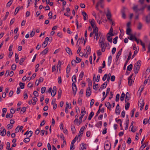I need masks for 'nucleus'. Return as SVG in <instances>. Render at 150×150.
Instances as JSON below:
<instances>
[{
	"mask_svg": "<svg viewBox=\"0 0 150 150\" xmlns=\"http://www.w3.org/2000/svg\"><path fill=\"white\" fill-rule=\"evenodd\" d=\"M141 62L140 60H139L134 64V73L136 74L138 72L141 65Z\"/></svg>",
	"mask_w": 150,
	"mask_h": 150,
	"instance_id": "obj_1",
	"label": "nucleus"
},
{
	"mask_svg": "<svg viewBox=\"0 0 150 150\" xmlns=\"http://www.w3.org/2000/svg\"><path fill=\"white\" fill-rule=\"evenodd\" d=\"M127 9L125 7H123L122 9L121 10V12L122 13V18L124 19L126 18V16L125 14V13Z\"/></svg>",
	"mask_w": 150,
	"mask_h": 150,
	"instance_id": "obj_2",
	"label": "nucleus"
},
{
	"mask_svg": "<svg viewBox=\"0 0 150 150\" xmlns=\"http://www.w3.org/2000/svg\"><path fill=\"white\" fill-rule=\"evenodd\" d=\"M132 53L130 51L129 52V55L128 56V58H127V60L126 61V62L124 64V67H123L124 69L125 70V69L127 64V63L129 61L130 59L131 58V56L132 55Z\"/></svg>",
	"mask_w": 150,
	"mask_h": 150,
	"instance_id": "obj_3",
	"label": "nucleus"
},
{
	"mask_svg": "<svg viewBox=\"0 0 150 150\" xmlns=\"http://www.w3.org/2000/svg\"><path fill=\"white\" fill-rule=\"evenodd\" d=\"M72 89L73 91V93L74 96H75L76 94L77 88L76 85L74 83H72Z\"/></svg>",
	"mask_w": 150,
	"mask_h": 150,
	"instance_id": "obj_4",
	"label": "nucleus"
},
{
	"mask_svg": "<svg viewBox=\"0 0 150 150\" xmlns=\"http://www.w3.org/2000/svg\"><path fill=\"white\" fill-rule=\"evenodd\" d=\"M91 93V88H87L86 92V95L88 97L90 96Z\"/></svg>",
	"mask_w": 150,
	"mask_h": 150,
	"instance_id": "obj_5",
	"label": "nucleus"
},
{
	"mask_svg": "<svg viewBox=\"0 0 150 150\" xmlns=\"http://www.w3.org/2000/svg\"><path fill=\"white\" fill-rule=\"evenodd\" d=\"M57 91V88L56 86H54L52 90L51 93V96L53 97L55 96L56 94Z\"/></svg>",
	"mask_w": 150,
	"mask_h": 150,
	"instance_id": "obj_6",
	"label": "nucleus"
},
{
	"mask_svg": "<svg viewBox=\"0 0 150 150\" xmlns=\"http://www.w3.org/2000/svg\"><path fill=\"white\" fill-rule=\"evenodd\" d=\"M132 75L130 76L128 78V83L129 86H131L132 83Z\"/></svg>",
	"mask_w": 150,
	"mask_h": 150,
	"instance_id": "obj_7",
	"label": "nucleus"
},
{
	"mask_svg": "<svg viewBox=\"0 0 150 150\" xmlns=\"http://www.w3.org/2000/svg\"><path fill=\"white\" fill-rule=\"evenodd\" d=\"M85 127H82L80 129V130L79 132L78 136V137H80L81 135H82L83 134V131Z\"/></svg>",
	"mask_w": 150,
	"mask_h": 150,
	"instance_id": "obj_8",
	"label": "nucleus"
},
{
	"mask_svg": "<svg viewBox=\"0 0 150 150\" xmlns=\"http://www.w3.org/2000/svg\"><path fill=\"white\" fill-rule=\"evenodd\" d=\"M89 21L90 23L91 24L92 28H94L96 27V25L95 24V21L93 19H92L91 21L89 20Z\"/></svg>",
	"mask_w": 150,
	"mask_h": 150,
	"instance_id": "obj_9",
	"label": "nucleus"
},
{
	"mask_svg": "<svg viewBox=\"0 0 150 150\" xmlns=\"http://www.w3.org/2000/svg\"><path fill=\"white\" fill-rule=\"evenodd\" d=\"M82 12L83 16V19L84 21H86L88 18V16L85 11H83Z\"/></svg>",
	"mask_w": 150,
	"mask_h": 150,
	"instance_id": "obj_10",
	"label": "nucleus"
},
{
	"mask_svg": "<svg viewBox=\"0 0 150 150\" xmlns=\"http://www.w3.org/2000/svg\"><path fill=\"white\" fill-rule=\"evenodd\" d=\"M111 148V145H109L108 144H106L104 146V149L105 150H110Z\"/></svg>",
	"mask_w": 150,
	"mask_h": 150,
	"instance_id": "obj_11",
	"label": "nucleus"
},
{
	"mask_svg": "<svg viewBox=\"0 0 150 150\" xmlns=\"http://www.w3.org/2000/svg\"><path fill=\"white\" fill-rule=\"evenodd\" d=\"M0 134L1 136H5L6 134V130L5 129H4L2 131L0 130Z\"/></svg>",
	"mask_w": 150,
	"mask_h": 150,
	"instance_id": "obj_12",
	"label": "nucleus"
},
{
	"mask_svg": "<svg viewBox=\"0 0 150 150\" xmlns=\"http://www.w3.org/2000/svg\"><path fill=\"white\" fill-rule=\"evenodd\" d=\"M139 103L138 105L140 107L141 106H144V100L142 99H140L139 101Z\"/></svg>",
	"mask_w": 150,
	"mask_h": 150,
	"instance_id": "obj_13",
	"label": "nucleus"
},
{
	"mask_svg": "<svg viewBox=\"0 0 150 150\" xmlns=\"http://www.w3.org/2000/svg\"><path fill=\"white\" fill-rule=\"evenodd\" d=\"M129 94L128 92H127L126 94L125 98V102H126L129 100Z\"/></svg>",
	"mask_w": 150,
	"mask_h": 150,
	"instance_id": "obj_14",
	"label": "nucleus"
},
{
	"mask_svg": "<svg viewBox=\"0 0 150 150\" xmlns=\"http://www.w3.org/2000/svg\"><path fill=\"white\" fill-rule=\"evenodd\" d=\"M147 123H150V116L148 120L147 119H145L143 121V123L144 125H146Z\"/></svg>",
	"mask_w": 150,
	"mask_h": 150,
	"instance_id": "obj_15",
	"label": "nucleus"
},
{
	"mask_svg": "<svg viewBox=\"0 0 150 150\" xmlns=\"http://www.w3.org/2000/svg\"><path fill=\"white\" fill-rule=\"evenodd\" d=\"M130 37H128V39H129L130 40H134L135 38H136L135 36L133 35L132 34H131V35H129Z\"/></svg>",
	"mask_w": 150,
	"mask_h": 150,
	"instance_id": "obj_16",
	"label": "nucleus"
},
{
	"mask_svg": "<svg viewBox=\"0 0 150 150\" xmlns=\"http://www.w3.org/2000/svg\"><path fill=\"white\" fill-rule=\"evenodd\" d=\"M66 51L69 55H72V54L71 50L69 47H67L66 48Z\"/></svg>",
	"mask_w": 150,
	"mask_h": 150,
	"instance_id": "obj_17",
	"label": "nucleus"
},
{
	"mask_svg": "<svg viewBox=\"0 0 150 150\" xmlns=\"http://www.w3.org/2000/svg\"><path fill=\"white\" fill-rule=\"evenodd\" d=\"M49 49L47 48L45 49L43 51L40 53L41 54H42L43 55L46 54L48 52Z\"/></svg>",
	"mask_w": 150,
	"mask_h": 150,
	"instance_id": "obj_18",
	"label": "nucleus"
},
{
	"mask_svg": "<svg viewBox=\"0 0 150 150\" xmlns=\"http://www.w3.org/2000/svg\"><path fill=\"white\" fill-rule=\"evenodd\" d=\"M122 50V49H121L117 53V55L116 56V59H117V60H118L119 57L120 55L121 54V52Z\"/></svg>",
	"mask_w": 150,
	"mask_h": 150,
	"instance_id": "obj_19",
	"label": "nucleus"
},
{
	"mask_svg": "<svg viewBox=\"0 0 150 150\" xmlns=\"http://www.w3.org/2000/svg\"><path fill=\"white\" fill-rule=\"evenodd\" d=\"M105 105L106 106L107 108L110 110L111 105L110 103L108 102H107L105 104Z\"/></svg>",
	"mask_w": 150,
	"mask_h": 150,
	"instance_id": "obj_20",
	"label": "nucleus"
},
{
	"mask_svg": "<svg viewBox=\"0 0 150 150\" xmlns=\"http://www.w3.org/2000/svg\"><path fill=\"white\" fill-rule=\"evenodd\" d=\"M87 80H88V88H91L92 87V81H91V80L89 78H88L87 79Z\"/></svg>",
	"mask_w": 150,
	"mask_h": 150,
	"instance_id": "obj_21",
	"label": "nucleus"
},
{
	"mask_svg": "<svg viewBox=\"0 0 150 150\" xmlns=\"http://www.w3.org/2000/svg\"><path fill=\"white\" fill-rule=\"evenodd\" d=\"M131 30L130 28H127L126 30V33L128 35H131Z\"/></svg>",
	"mask_w": 150,
	"mask_h": 150,
	"instance_id": "obj_22",
	"label": "nucleus"
},
{
	"mask_svg": "<svg viewBox=\"0 0 150 150\" xmlns=\"http://www.w3.org/2000/svg\"><path fill=\"white\" fill-rule=\"evenodd\" d=\"M63 64V62H61L60 60L58 62V67L57 69V71H58V68H59V70L60 71V68L61 67V65L62 64Z\"/></svg>",
	"mask_w": 150,
	"mask_h": 150,
	"instance_id": "obj_23",
	"label": "nucleus"
},
{
	"mask_svg": "<svg viewBox=\"0 0 150 150\" xmlns=\"http://www.w3.org/2000/svg\"><path fill=\"white\" fill-rule=\"evenodd\" d=\"M107 40L110 43L112 42V38L111 37V35H107Z\"/></svg>",
	"mask_w": 150,
	"mask_h": 150,
	"instance_id": "obj_24",
	"label": "nucleus"
},
{
	"mask_svg": "<svg viewBox=\"0 0 150 150\" xmlns=\"http://www.w3.org/2000/svg\"><path fill=\"white\" fill-rule=\"evenodd\" d=\"M111 15L110 12L109 10L108 11L107 13L106 14V16L108 19L110 20V18H111Z\"/></svg>",
	"mask_w": 150,
	"mask_h": 150,
	"instance_id": "obj_25",
	"label": "nucleus"
},
{
	"mask_svg": "<svg viewBox=\"0 0 150 150\" xmlns=\"http://www.w3.org/2000/svg\"><path fill=\"white\" fill-rule=\"evenodd\" d=\"M7 109L6 108H4L2 109V117H4L5 116V114L6 113Z\"/></svg>",
	"mask_w": 150,
	"mask_h": 150,
	"instance_id": "obj_26",
	"label": "nucleus"
},
{
	"mask_svg": "<svg viewBox=\"0 0 150 150\" xmlns=\"http://www.w3.org/2000/svg\"><path fill=\"white\" fill-rule=\"evenodd\" d=\"M102 121H100L98 122L96 125V126L98 127H100L102 125Z\"/></svg>",
	"mask_w": 150,
	"mask_h": 150,
	"instance_id": "obj_27",
	"label": "nucleus"
},
{
	"mask_svg": "<svg viewBox=\"0 0 150 150\" xmlns=\"http://www.w3.org/2000/svg\"><path fill=\"white\" fill-rule=\"evenodd\" d=\"M70 66V65L69 64L67 65L66 69V73L67 74H68L70 71L71 69Z\"/></svg>",
	"mask_w": 150,
	"mask_h": 150,
	"instance_id": "obj_28",
	"label": "nucleus"
},
{
	"mask_svg": "<svg viewBox=\"0 0 150 150\" xmlns=\"http://www.w3.org/2000/svg\"><path fill=\"white\" fill-rule=\"evenodd\" d=\"M104 45L105 44H100L99 45L100 47L102 48L101 51L102 52H104L105 51V47L104 48L105 46Z\"/></svg>",
	"mask_w": 150,
	"mask_h": 150,
	"instance_id": "obj_29",
	"label": "nucleus"
},
{
	"mask_svg": "<svg viewBox=\"0 0 150 150\" xmlns=\"http://www.w3.org/2000/svg\"><path fill=\"white\" fill-rule=\"evenodd\" d=\"M94 115V112H93L92 111L90 113V114L88 117V119L89 120H91L92 117H93Z\"/></svg>",
	"mask_w": 150,
	"mask_h": 150,
	"instance_id": "obj_30",
	"label": "nucleus"
},
{
	"mask_svg": "<svg viewBox=\"0 0 150 150\" xmlns=\"http://www.w3.org/2000/svg\"><path fill=\"white\" fill-rule=\"evenodd\" d=\"M107 85V82L106 81L101 86L100 88H105Z\"/></svg>",
	"mask_w": 150,
	"mask_h": 150,
	"instance_id": "obj_31",
	"label": "nucleus"
},
{
	"mask_svg": "<svg viewBox=\"0 0 150 150\" xmlns=\"http://www.w3.org/2000/svg\"><path fill=\"white\" fill-rule=\"evenodd\" d=\"M71 129L73 134H74L76 131V129L74 125H72L71 126Z\"/></svg>",
	"mask_w": 150,
	"mask_h": 150,
	"instance_id": "obj_32",
	"label": "nucleus"
},
{
	"mask_svg": "<svg viewBox=\"0 0 150 150\" xmlns=\"http://www.w3.org/2000/svg\"><path fill=\"white\" fill-rule=\"evenodd\" d=\"M93 31L92 32L93 33H95V34L98 33V28L96 26L95 28H93Z\"/></svg>",
	"mask_w": 150,
	"mask_h": 150,
	"instance_id": "obj_33",
	"label": "nucleus"
},
{
	"mask_svg": "<svg viewBox=\"0 0 150 150\" xmlns=\"http://www.w3.org/2000/svg\"><path fill=\"white\" fill-rule=\"evenodd\" d=\"M84 75V72L83 71L81 72L79 76V80H81Z\"/></svg>",
	"mask_w": 150,
	"mask_h": 150,
	"instance_id": "obj_34",
	"label": "nucleus"
},
{
	"mask_svg": "<svg viewBox=\"0 0 150 150\" xmlns=\"http://www.w3.org/2000/svg\"><path fill=\"white\" fill-rule=\"evenodd\" d=\"M103 2H101V1H99L98 2L96 5V9L97 10H98V6H99V5H101V4H102L103 3Z\"/></svg>",
	"mask_w": 150,
	"mask_h": 150,
	"instance_id": "obj_35",
	"label": "nucleus"
},
{
	"mask_svg": "<svg viewBox=\"0 0 150 150\" xmlns=\"http://www.w3.org/2000/svg\"><path fill=\"white\" fill-rule=\"evenodd\" d=\"M142 27V25L140 22H139L138 25L137 26V29L139 30H141Z\"/></svg>",
	"mask_w": 150,
	"mask_h": 150,
	"instance_id": "obj_36",
	"label": "nucleus"
},
{
	"mask_svg": "<svg viewBox=\"0 0 150 150\" xmlns=\"http://www.w3.org/2000/svg\"><path fill=\"white\" fill-rule=\"evenodd\" d=\"M132 65L130 64L127 67V70L130 71L132 69Z\"/></svg>",
	"mask_w": 150,
	"mask_h": 150,
	"instance_id": "obj_37",
	"label": "nucleus"
},
{
	"mask_svg": "<svg viewBox=\"0 0 150 150\" xmlns=\"http://www.w3.org/2000/svg\"><path fill=\"white\" fill-rule=\"evenodd\" d=\"M129 105H130V103L129 102H127L125 104V108L126 110H127L129 109Z\"/></svg>",
	"mask_w": 150,
	"mask_h": 150,
	"instance_id": "obj_38",
	"label": "nucleus"
},
{
	"mask_svg": "<svg viewBox=\"0 0 150 150\" xmlns=\"http://www.w3.org/2000/svg\"><path fill=\"white\" fill-rule=\"evenodd\" d=\"M120 108H116L115 113L117 115H119L120 114Z\"/></svg>",
	"mask_w": 150,
	"mask_h": 150,
	"instance_id": "obj_39",
	"label": "nucleus"
},
{
	"mask_svg": "<svg viewBox=\"0 0 150 150\" xmlns=\"http://www.w3.org/2000/svg\"><path fill=\"white\" fill-rule=\"evenodd\" d=\"M72 81L73 82V83H75L76 82V76L75 75H74L72 77Z\"/></svg>",
	"mask_w": 150,
	"mask_h": 150,
	"instance_id": "obj_40",
	"label": "nucleus"
},
{
	"mask_svg": "<svg viewBox=\"0 0 150 150\" xmlns=\"http://www.w3.org/2000/svg\"><path fill=\"white\" fill-rule=\"evenodd\" d=\"M141 45L142 46L143 49H144V51L146 50V48H145V44L144 43H143L141 40H140Z\"/></svg>",
	"mask_w": 150,
	"mask_h": 150,
	"instance_id": "obj_41",
	"label": "nucleus"
},
{
	"mask_svg": "<svg viewBox=\"0 0 150 150\" xmlns=\"http://www.w3.org/2000/svg\"><path fill=\"white\" fill-rule=\"evenodd\" d=\"M125 95L124 93H122L121 94L120 99L121 101H123L124 100V98L125 97Z\"/></svg>",
	"mask_w": 150,
	"mask_h": 150,
	"instance_id": "obj_42",
	"label": "nucleus"
},
{
	"mask_svg": "<svg viewBox=\"0 0 150 150\" xmlns=\"http://www.w3.org/2000/svg\"><path fill=\"white\" fill-rule=\"evenodd\" d=\"M19 85L21 89H23L24 88L25 84L21 82H20Z\"/></svg>",
	"mask_w": 150,
	"mask_h": 150,
	"instance_id": "obj_43",
	"label": "nucleus"
},
{
	"mask_svg": "<svg viewBox=\"0 0 150 150\" xmlns=\"http://www.w3.org/2000/svg\"><path fill=\"white\" fill-rule=\"evenodd\" d=\"M13 116V115L11 113L8 114V113H7L6 115V117L7 118L9 117V118H11Z\"/></svg>",
	"mask_w": 150,
	"mask_h": 150,
	"instance_id": "obj_44",
	"label": "nucleus"
},
{
	"mask_svg": "<svg viewBox=\"0 0 150 150\" xmlns=\"http://www.w3.org/2000/svg\"><path fill=\"white\" fill-rule=\"evenodd\" d=\"M69 105V103L68 102H67L66 103V107L65 109V112L66 113H68V105Z\"/></svg>",
	"mask_w": 150,
	"mask_h": 150,
	"instance_id": "obj_45",
	"label": "nucleus"
},
{
	"mask_svg": "<svg viewBox=\"0 0 150 150\" xmlns=\"http://www.w3.org/2000/svg\"><path fill=\"white\" fill-rule=\"evenodd\" d=\"M146 22H150V14H149L146 18Z\"/></svg>",
	"mask_w": 150,
	"mask_h": 150,
	"instance_id": "obj_46",
	"label": "nucleus"
},
{
	"mask_svg": "<svg viewBox=\"0 0 150 150\" xmlns=\"http://www.w3.org/2000/svg\"><path fill=\"white\" fill-rule=\"evenodd\" d=\"M13 2V0H11L9 1L7 4L6 6L7 7H10L11 5L12 4V2Z\"/></svg>",
	"mask_w": 150,
	"mask_h": 150,
	"instance_id": "obj_47",
	"label": "nucleus"
},
{
	"mask_svg": "<svg viewBox=\"0 0 150 150\" xmlns=\"http://www.w3.org/2000/svg\"><path fill=\"white\" fill-rule=\"evenodd\" d=\"M138 51V50H137V49H136L135 50L134 52V53L132 57V59H133L135 55L137 53Z\"/></svg>",
	"mask_w": 150,
	"mask_h": 150,
	"instance_id": "obj_48",
	"label": "nucleus"
},
{
	"mask_svg": "<svg viewBox=\"0 0 150 150\" xmlns=\"http://www.w3.org/2000/svg\"><path fill=\"white\" fill-rule=\"evenodd\" d=\"M118 38V37L116 36L113 39V43L115 44H116L117 43V39Z\"/></svg>",
	"mask_w": 150,
	"mask_h": 150,
	"instance_id": "obj_49",
	"label": "nucleus"
},
{
	"mask_svg": "<svg viewBox=\"0 0 150 150\" xmlns=\"http://www.w3.org/2000/svg\"><path fill=\"white\" fill-rule=\"evenodd\" d=\"M125 124L126 125V127H125V129L127 130L128 129L129 124V120L128 119L126 120Z\"/></svg>",
	"mask_w": 150,
	"mask_h": 150,
	"instance_id": "obj_50",
	"label": "nucleus"
},
{
	"mask_svg": "<svg viewBox=\"0 0 150 150\" xmlns=\"http://www.w3.org/2000/svg\"><path fill=\"white\" fill-rule=\"evenodd\" d=\"M16 64H13L11 66V68L13 70H15L16 69Z\"/></svg>",
	"mask_w": 150,
	"mask_h": 150,
	"instance_id": "obj_51",
	"label": "nucleus"
},
{
	"mask_svg": "<svg viewBox=\"0 0 150 150\" xmlns=\"http://www.w3.org/2000/svg\"><path fill=\"white\" fill-rule=\"evenodd\" d=\"M81 59L78 58L77 57H76V60L75 61L76 63H79L81 62Z\"/></svg>",
	"mask_w": 150,
	"mask_h": 150,
	"instance_id": "obj_52",
	"label": "nucleus"
},
{
	"mask_svg": "<svg viewBox=\"0 0 150 150\" xmlns=\"http://www.w3.org/2000/svg\"><path fill=\"white\" fill-rule=\"evenodd\" d=\"M46 90V88L45 87H42L41 89V92L42 93H43L45 92Z\"/></svg>",
	"mask_w": 150,
	"mask_h": 150,
	"instance_id": "obj_53",
	"label": "nucleus"
},
{
	"mask_svg": "<svg viewBox=\"0 0 150 150\" xmlns=\"http://www.w3.org/2000/svg\"><path fill=\"white\" fill-rule=\"evenodd\" d=\"M20 10L19 7H17L15 10V11L14 13L15 15H16L18 11H19Z\"/></svg>",
	"mask_w": 150,
	"mask_h": 150,
	"instance_id": "obj_54",
	"label": "nucleus"
},
{
	"mask_svg": "<svg viewBox=\"0 0 150 150\" xmlns=\"http://www.w3.org/2000/svg\"><path fill=\"white\" fill-rule=\"evenodd\" d=\"M18 54L16 53L15 54V61L16 62L18 63Z\"/></svg>",
	"mask_w": 150,
	"mask_h": 150,
	"instance_id": "obj_55",
	"label": "nucleus"
},
{
	"mask_svg": "<svg viewBox=\"0 0 150 150\" xmlns=\"http://www.w3.org/2000/svg\"><path fill=\"white\" fill-rule=\"evenodd\" d=\"M136 110V109L135 108H134L133 109V110H132L131 112V117H133L134 115V112Z\"/></svg>",
	"mask_w": 150,
	"mask_h": 150,
	"instance_id": "obj_56",
	"label": "nucleus"
},
{
	"mask_svg": "<svg viewBox=\"0 0 150 150\" xmlns=\"http://www.w3.org/2000/svg\"><path fill=\"white\" fill-rule=\"evenodd\" d=\"M86 50L88 52L90 53L91 51V50L90 47L89 46H88L86 47Z\"/></svg>",
	"mask_w": 150,
	"mask_h": 150,
	"instance_id": "obj_57",
	"label": "nucleus"
},
{
	"mask_svg": "<svg viewBox=\"0 0 150 150\" xmlns=\"http://www.w3.org/2000/svg\"><path fill=\"white\" fill-rule=\"evenodd\" d=\"M47 42H46L44 41L42 44V46L44 48H45L47 46Z\"/></svg>",
	"mask_w": 150,
	"mask_h": 150,
	"instance_id": "obj_58",
	"label": "nucleus"
},
{
	"mask_svg": "<svg viewBox=\"0 0 150 150\" xmlns=\"http://www.w3.org/2000/svg\"><path fill=\"white\" fill-rule=\"evenodd\" d=\"M30 139L28 138H26L23 140V142L25 143L28 142L30 141Z\"/></svg>",
	"mask_w": 150,
	"mask_h": 150,
	"instance_id": "obj_59",
	"label": "nucleus"
},
{
	"mask_svg": "<svg viewBox=\"0 0 150 150\" xmlns=\"http://www.w3.org/2000/svg\"><path fill=\"white\" fill-rule=\"evenodd\" d=\"M23 96L24 99H26L28 97V95L27 94L26 91H24Z\"/></svg>",
	"mask_w": 150,
	"mask_h": 150,
	"instance_id": "obj_60",
	"label": "nucleus"
},
{
	"mask_svg": "<svg viewBox=\"0 0 150 150\" xmlns=\"http://www.w3.org/2000/svg\"><path fill=\"white\" fill-rule=\"evenodd\" d=\"M26 111V108L25 107H23L20 113H21V112H22V113H24Z\"/></svg>",
	"mask_w": 150,
	"mask_h": 150,
	"instance_id": "obj_61",
	"label": "nucleus"
},
{
	"mask_svg": "<svg viewBox=\"0 0 150 150\" xmlns=\"http://www.w3.org/2000/svg\"><path fill=\"white\" fill-rule=\"evenodd\" d=\"M81 145L82 146L81 147L82 150H83L86 149L85 147V146L86 145V144H84L83 143H82L81 144Z\"/></svg>",
	"mask_w": 150,
	"mask_h": 150,
	"instance_id": "obj_62",
	"label": "nucleus"
},
{
	"mask_svg": "<svg viewBox=\"0 0 150 150\" xmlns=\"http://www.w3.org/2000/svg\"><path fill=\"white\" fill-rule=\"evenodd\" d=\"M25 59L24 58H22L20 59L19 64L20 65H22V63L24 61Z\"/></svg>",
	"mask_w": 150,
	"mask_h": 150,
	"instance_id": "obj_63",
	"label": "nucleus"
},
{
	"mask_svg": "<svg viewBox=\"0 0 150 150\" xmlns=\"http://www.w3.org/2000/svg\"><path fill=\"white\" fill-rule=\"evenodd\" d=\"M95 100L93 99H92L91 100V102L90 104V107L91 108L94 103Z\"/></svg>",
	"mask_w": 150,
	"mask_h": 150,
	"instance_id": "obj_64",
	"label": "nucleus"
}]
</instances>
